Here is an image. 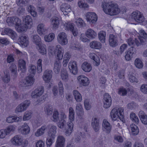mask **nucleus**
<instances>
[{
    "label": "nucleus",
    "instance_id": "1",
    "mask_svg": "<svg viewBox=\"0 0 147 147\" xmlns=\"http://www.w3.org/2000/svg\"><path fill=\"white\" fill-rule=\"evenodd\" d=\"M102 6L105 13L111 16L116 15L120 11L117 5L113 2L103 1Z\"/></svg>",
    "mask_w": 147,
    "mask_h": 147
},
{
    "label": "nucleus",
    "instance_id": "2",
    "mask_svg": "<svg viewBox=\"0 0 147 147\" xmlns=\"http://www.w3.org/2000/svg\"><path fill=\"white\" fill-rule=\"evenodd\" d=\"M123 109L122 108H113L111 112V116L112 120H116L118 117L121 121H123L124 119Z\"/></svg>",
    "mask_w": 147,
    "mask_h": 147
},
{
    "label": "nucleus",
    "instance_id": "3",
    "mask_svg": "<svg viewBox=\"0 0 147 147\" xmlns=\"http://www.w3.org/2000/svg\"><path fill=\"white\" fill-rule=\"evenodd\" d=\"M30 104L29 100H26L18 105L15 110L16 113H21L26 111Z\"/></svg>",
    "mask_w": 147,
    "mask_h": 147
},
{
    "label": "nucleus",
    "instance_id": "4",
    "mask_svg": "<svg viewBox=\"0 0 147 147\" xmlns=\"http://www.w3.org/2000/svg\"><path fill=\"white\" fill-rule=\"evenodd\" d=\"M112 99L110 95L108 93H105L103 96V107L105 109L109 107L112 104Z\"/></svg>",
    "mask_w": 147,
    "mask_h": 147
},
{
    "label": "nucleus",
    "instance_id": "5",
    "mask_svg": "<svg viewBox=\"0 0 147 147\" xmlns=\"http://www.w3.org/2000/svg\"><path fill=\"white\" fill-rule=\"evenodd\" d=\"M136 50L134 47H131L125 52V59L127 61H130L132 58L133 56L135 55Z\"/></svg>",
    "mask_w": 147,
    "mask_h": 147
},
{
    "label": "nucleus",
    "instance_id": "6",
    "mask_svg": "<svg viewBox=\"0 0 147 147\" xmlns=\"http://www.w3.org/2000/svg\"><path fill=\"white\" fill-rule=\"evenodd\" d=\"M132 18L138 23H142L144 21L143 15L139 11H136L132 13Z\"/></svg>",
    "mask_w": 147,
    "mask_h": 147
},
{
    "label": "nucleus",
    "instance_id": "7",
    "mask_svg": "<svg viewBox=\"0 0 147 147\" xmlns=\"http://www.w3.org/2000/svg\"><path fill=\"white\" fill-rule=\"evenodd\" d=\"M57 40L59 43L62 45H65L68 42L67 36L65 33L61 32L58 34Z\"/></svg>",
    "mask_w": 147,
    "mask_h": 147
},
{
    "label": "nucleus",
    "instance_id": "8",
    "mask_svg": "<svg viewBox=\"0 0 147 147\" xmlns=\"http://www.w3.org/2000/svg\"><path fill=\"white\" fill-rule=\"evenodd\" d=\"M44 92L43 87L42 86H40L32 92L31 96L32 98H36L42 95Z\"/></svg>",
    "mask_w": 147,
    "mask_h": 147
},
{
    "label": "nucleus",
    "instance_id": "9",
    "mask_svg": "<svg viewBox=\"0 0 147 147\" xmlns=\"http://www.w3.org/2000/svg\"><path fill=\"white\" fill-rule=\"evenodd\" d=\"M87 21L90 23H95L97 20V16L95 13L88 12L86 15Z\"/></svg>",
    "mask_w": 147,
    "mask_h": 147
},
{
    "label": "nucleus",
    "instance_id": "10",
    "mask_svg": "<svg viewBox=\"0 0 147 147\" xmlns=\"http://www.w3.org/2000/svg\"><path fill=\"white\" fill-rule=\"evenodd\" d=\"M48 127L49 128L48 132V137L55 139L57 127L56 126L53 125H49Z\"/></svg>",
    "mask_w": 147,
    "mask_h": 147
},
{
    "label": "nucleus",
    "instance_id": "11",
    "mask_svg": "<svg viewBox=\"0 0 147 147\" xmlns=\"http://www.w3.org/2000/svg\"><path fill=\"white\" fill-rule=\"evenodd\" d=\"M68 67L71 73L74 75L76 74L78 72L77 62L75 61H71L69 63Z\"/></svg>",
    "mask_w": 147,
    "mask_h": 147
},
{
    "label": "nucleus",
    "instance_id": "12",
    "mask_svg": "<svg viewBox=\"0 0 147 147\" xmlns=\"http://www.w3.org/2000/svg\"><path fill=\"white\" fill-rule=\"evenodd\" d=\"M112 126L110 123L106 119H104L102 124V128L104 131L109 133L111 130Z\"/></svg>",
    "mask_w": 147,
    "mask_h": 147
},
{
    "label": "nucleus",
    "instance_id": "13",
    "mask_svg": "<svg viewBox=\"0 0 147 147\" xmlns=\"http://www.w3.org/2000/svg\"><path fill=\"white\" fill-rule=\"evenodd\" d=\"M60 9L64 15H67L69 12L71 11L70 6L67 3H64L62 4L60 6Z\"/></svg>",
    "mask_w": 147,
    "mask_h": 147
},
{
    "label": "nucleus",
    "instance_id": "14",
    "mask_svg": "<svg viewBox=\"0 0 147 147\" xmlns=\"http://www.w3.org/2000/svg\"><path fill=\"white\" fill-rule=\"evenodd\" d=\"M91 125L94 131L97 132L98 131L100 128L99 124V120L96 117H93L92 120Z\"/></svg>",
    "mask_w": 147,
    "mask_h": 147
},
{
    "label": "nucleus",
    "instance_id": "15",
    "mask_svg": "<svg viewBox=\"0 0 147 147\" xmlns=\"http://www.w3.org/2000/svg\"><path fill=\"white\" fill-rule=\"evenodd\" d=\"M65 29L67 30H70L72 32L74 36H76L78 34L77 30L75 28L73 24L70 23H66L64 24Z\"/></svg>",
    "mask_w": 147,
    "mask_h": 147
},
{
    "label": "nucleus",
    "instance_id": "16",
    "mask_svg": "<svg viewBox=\"0 0 147 147\" xmlns=\"http://www.w3.org/2000/svg\"><path fill=\"white\" fill-rule=\"evenodd\" d=\"M78 80L80 84L84 86L88 85L89 83L88 79L84 76H80L78 78Z\"/></svg>",
    "mask_w": 147,
    "mask_h": 147
},
{
    "label": "nucleus",
    "instance_id": "17",
    "mask_svg": "<svg viewBox=\"0 0 147 147\" xmlns=\"http://www.w3.org/2000/svg\"><path fill=\"white\" fill-rule=\"evenodd\" d=\"M52 76V71L51 70H46L44 73L43 78L45 82L48 83Z\"/></svg>",
    "mask_w": 147,
    "mask_h": 147
},
{
    "label": "nucleus",
    "instance_id": "18",
    "mask_svg": "<svg viewBox=\"0 0 147 147\" xmlns=\"http://www.w3.org/2000/svg\"><path fill=\"white\" fill-rule=\"evenodd\" d=\"M11 141L13 145L18 146L22 145L23 139L20 136L16 135L11 139Z\"/></svg>",
    "mask_w": 147,
    "mask_h": 147
},
{
    "label": "nucleus",
    "instance_id": "19",
    "mask_svg": "<svg viewBox=\"0 0 147 147\" xmlns=\"http://www.w3.org/2000/svg\"><path fill=\"white\" fill-rule=\"evenodd\" d=\"M74 124L72 122H69L67 123L65 127V134L67 136H70L72 132Z\"/></svg>",
    "mask_w": 147,
    "mask_h": 147
},
{
    "label": "nucleus",
    "instance_id": "20",
    "mask_svg": "<svg viewBox=\"0 0 147 147\" xmlns=\"http://www.w3.org/2000/svg\"><path fill=\"white\" fill-rule=\"evenodd\" d=\"M65 139L63 136H58L56 141V147H64Z\"/></svg>",
    "mask_w": 147,
    "mask_h": 147
},
{
    "label": "nucleus",
    "instance_id": "21",
    "mask_svg": "<svg viewBox=\"0 0 147 147\" xmlns=\"http://www.w3.org/2000/svg\"><path fill=\"white\" fill-rule=\"evenodd\" d=\"M55 50L56 53H57V57L58 59L57 60L60 61V60L62 59L63 58V49L60 45H57L55 47Z\"/></svg>",
    "mask_w": 147,
    "mask_h": 147
},
{
    "label": "nucleus",
    "instance_id": "22",
    "mask_svg": "<svg viewBox=\"0 0 147 147\" xmlns=\"http://www.w3.org/2000/svg\"><path fill=\"white\" fill-rule=\"evenodd\" d=\"M89 57L93 60V64L97 66L100 64L99 58L94 53H90L89 55Z\"/></svg>",
    "mask_w": 147,
    "mask_h": 147
},
{
    "label": "nucleus",
    "instance_id": "23",
    "mask_svg": "<svg viewBox=\"0 0 147 147\" xmlns=\"http://www.w3.org/2000/svg\"><path fill=\"white\" fill-rule=\"evenodd\" d=\"M117 37L113 34H110L109 38V42L112 47H115L117 45Z\"/></svg>",
    "mask_w": 147,
    "mask_h": 147
},
{
    "label": "nucleus",
    "instance_id": "24",
    "mask_svg": "<svg viewBox=\"0 0 147 147\" xmlns=\"http://www.w3.org/2000/svg\"><path fill=\"white\" fill-rule=\"evenodd\" d=\"M19 40L22 45L25 47L27 46L29 43L28 37L25 34L20 35Z\"/></svg>",
    "mask_w": 147,
    "mask_h": 147
},
{
    "label": "nucleus",
    "instance_id": "25",
    "mask_svg": "<svg viewBox=\"0 0 147 147\" xmlns=\"http://www.w3.org/2000/svg\"><path fill=\"white\" fill-rule=\"evenodd\" d=\"M23 22L24 24L30 28L32 24V19L30 16L27 15L23 18Z\"/></svg>",
    "mask_w": 147,
    "mask_h": 147
},
{
    "label": "nucleus",
    "instance_id": "26",
    "mask_svg": "<svg viewBox=\"0 0 147 147\" xmlns=\"http://www.w3.org/2000/svg\"><path fill=\"white\" fill-rule=\"evenodd\" d=\"M37 31L38 33L40 36L44 34L47 31V29L45 25L43 24H39L37 27Z\"/></svg>",
    "mask_w": 147,
    "mask_h": 147
},
{
    "label": "nucleus",
    "instance_id": "27",
    "mask_svg": "<svg viewBox=\"0 0 147 147\" xmlns=\"http://www.w3.org/2000/svg\"><path fill=\"white\" fill-rule=\"evenodd\" d=\"M86 36L90 39L94 38L97 36L96 33L93 30L89 29L87 30L86 33Z\"/></svg>",
    "mask_w": 147,
    "mask_h": 147
},
{
    "label": "nucleus",
    "instance_id": "28",
    "mask_svg": "<svg viewBox=\"0 0 147 147\" xmlns=\"http://www.w3.org/2000/svg\"><path fill=\"white\" fill-rule=\"evenodd\" d=\"M31 38L33 42L36 45V46L42 43L41 38L38 35H32Z\"/></svg>",
    "mask_w": 147,
    "mask_h": 147
},
{
    "label": "nucleus",
    "instance_id": "29",
    "mask_svg": "<svg viewBox=\"0 0 147 147\" xmlns=\"http://www.w3.org/2000/svg\"><path fill=\"white\" fill-rule=\"evenodd\" d=\"M39 52L42 55H45L47 53L46 46L42 43L36 46Z\"/></svg>",
    "mask_w": 147,
    "mask_h": 147
},
{
    "label": "nucleus",
    "instance_id": "30",
    "mask_svg": "<svg viewBox=\"0 0 147 147\" xmlns=\"http://www.w3.org/2000/svg\"><path fill=\"white\" fill-rule=\"evenodd\" d=\"M61 66V64L60 61L56 60L54 64L53 70L56 74H58L60 71Z\"/></svg>",
    "mask_w": 147,
    "mask_h": 147
},
{
    "label": "nucleus",
    "instance_id": "31",
    "mask_svg": "<svg viewBox=\"0 0 147 147\" xmlns=\"http://www.w3.org/2000/svg\"><path fill=\"white\" fill-rule=\"evenodd\" d=\"M138 115L142 123L144 124L147 125V115L142 111L139 112Z\"/></svg>",
    "mask_w": 147,
    "mask_h": 147
},
{
    "label": "nucleus",
    "instance_id": "32",
    "mask_svg": "<svg viewBox=\"0 0 147 147\" xmlns=\"http://www.w3.org/2000/svg\"><path fill=\"white\" fill-rule=\"evenodd\" d=\"M47 127L45 125L42 126L41 127L38 129L35 133V136L36 137L40 136L43 135L45 133V130Z\"/></svg>",
    "mask_w": 147,
    "mask_h": 147
},
{
    "label": "nucleus",
    "instance_id": "33",
    "mask_svg": "<svg viewBox=\"0 0 147 147\" xmlns=\"http://www.w3.org/2000/svg\"><path fill=\"white\" fill-rule=\"evenodd\" d=\"M82 69L86 72H89L92 69L91 65L87 62H84L82 65Z\"/></svg>",
    "mask_w": 147,
    "mask_h": 147
},
{
    "label": "nucleus",
    "instance_id": "34",
    "mask_svg": "<svg viewBox=\"0 0 147 147\" xmlns=\"http://www.w3.org/2000/svg\"><path fill=\"white\" fill-rule=\"evenodd\" d=\"M16 30L19 32H23L27 30V29L29 28V27L26 25L23 24L19 25L15 27Z\"/></svg>",
    "mask_w": 147,
    "mask_h": 147
},
{
    "label": "nucleus",
    "instance_id": "35",
    "mask_svg": "<svg viewBox=\"0 0 147 147\" xmlns=\"http://www.w3.org/2000/svg\"><path fill=\"white\" fill-rule=\"evenodd\" d=\"M22 129L21 132L22 134L26 135L29 133L30 129L27 123H24L22 126Z\"/></svg>",
    "mask_w": 147,
    "mask_h": 147
},
{
    "label": "nucleus",
    "instance_id": "36",
    "mask_svg": "<svg viewBox=\"0 0 147 147\" xmlns=\"http://www.w3.org/2000/svg\"><path fill=\"white\" fill-rule=\"evenodd\" d=\"M90 47L93 49H99L101 47V45L100 43L98 41L94 40L90 42Z\"/></svg>",
    "mask_w": 147,
    "mask_h": 147
},
{
    "label": "nucleus",
    "instance_id": "37",
    "mask_svg": "<svg viewBox=\"0 0 147 147\" xmlns=\"http://www.w3.org/2000/svg\"><path fill=\"white\" fill-rule=\"evenodd\" d=\"M76 111L78 115H84V112L82 105L80 103L78 104L76 108Z\"/></svg>",
    "mask_w": 147,
    "mask_h": 147
},
{
    "label": "nucleus",
    "instance_id": "38",
    "mask_svg": "<svg viewBox=\"0 0 147 147\" xmlns=\"http://www.w3.org/2000/svg\"><path fill=\"white\" fill-rule=\"evenodd\" d=\"M61 79L65 82L68 80V74L66 70H63L61 71Z\"/></svg>",
    "mask_w": 147,
    "mask_h": 147
},
{
    "label": "nucleus",
    "instance_id": "39",
    "mask_svg": "<svg viewBox=\"0 0 147 147\" xmlns=\"http://www.w3.org/2000/svg\"><path fill=\"white\" fill-rule=\"evenodd\" d=\"M52 24L53 25V28L54 29L57 28L59 24V19L57 17H54L52 18Z\"/></svg>",
    "mask_w": 147,
    "mask_h": 147
},
{
    "label": "nucleus",
    "instance_id": "40",
    "mask_svg": "<svg viewBox=\"0 0 147 147\" xmlns=\"http://www.w3.org/2000/svg\"><path fill=\"white\" fill-rule=\"evenodd\" d=\"M74 96L76 101L80 102L82 100V96L80 94L77 90H74L73 91Z\"/></svg>",
    "mask_w": 147,
    "mask_h": 147
},
{
    "label": "nucleus",
    "instance_id": "41",
    "mask_svg": "<svg viewBox=\"0 0 147 147\" xmlns=\"http://www.w3.org/2000/svg\"><path fill=\"white\" fill-rule=\"evenodd\" d=\"M69 118L70 120L69 122H72L74 119L75 112L74 110L72 107H70L69 109Z\"/></svg>",
    "mask_w": 147,
    "mask_h": 147
},
{
    "label": "nucleus",
    "instance_id": "42",
    "mask_svg": "<svg viewBox=\"0 0 147 147\" xmlns=\"http://www.w3.org/2000/svg\"><path fill=\"white\" fill-rule=\"evenodd\" d=\"M19 119V118L17 116H9L7 118L6 121L8 123H11L14 122H18Z\"/></svg>",
    "mask_w": 147,
    "mask_h": 147
},
{
    "label": "nucleus",
    "instance_id": "43",
    "mask_svg": "<svg viewBox=\"0 0 147 147\" xmlns=\"http://www.w3.org/2000/svg\"><path fill=\"white\" fill-rule=\"evenodd\" d=\"M131 132L133 135H137L139 131L137 126L134 124H131L130 125Z\"/></svg>",
    "mask_w": 147,
    "mask_h": 147
},
{
    "label": "nucleus",
    "instance_id": "44",
    "mask_svg": "<svg viewBox=\"0 0 147 147\" xmlns=\"http://www.w3.org/2000/svg\"><path fill=\"white\" fill-rule=\"evenodd\" d=\"M55 38V34L53 33H51L44 37L45 40L46 42H49L52 41Z\"/></svg>",
    "mask_w": 147,
    "mask_h": 147
},
{
    "label": "nucleus",
    "instance_id": "45",
    "mask_svg": "<svg viewBox=\"0 0 147 147\" xmlns=\"http://www.w3.org/2000/svg\"><path fill=\"white\" fill-rule=\"evenodd\" d=\"M59 115L57 111H54L53 112V115L51 117V120L55 122H57L59 120Z\"/></svg>",
    "mask_w": 147,
    "mask_h": 147
},
{
    "label": "nucleus",
    "instance_id": "46",
    "mask_svg": "<svg viewBox=\"0 0 147 147\" xmlns=\"http://www.w3.org/2000/svg\"><path fill=\"white\" fill-rule=\"evenodd\" d=\"M28 10L33 17H36V16L37 13L35 11V9L33 6L31 5H30L28 7Z\"/></svg>",
    "mask_w": 147,
    "mask_h": 147
},
{
    "label": "nucleus",
    "instance_id": "47",
    "mask_svg": "<svg viewBox=\"0 0 147 147\" xmlns=\"http://www.w3.org/2000/svg\"><path fill=\"white\" fill-rule=\"evenodd\" d=\"M9 70L12 75L13 76L16 75L17 72V68L16 66L14 64H12L9 67Z\"/></svg>",
    "mask_w": 147,
    "mask_h": 147
},
{
    "label": "nucleus",
    "instance_id": "48",
    "mask_svg": "<svg viewBox=\"0 0 147 147\" xmlns=\"http://www.w3.org/2000/svg\"><path fill=\"white\" fill-rule=\"evenodd\" d=\"M18 67L21 69H23L25 71L26 68V62L23 59H20L18 61Z\"/></svg>",
    "mask_w": 147,
    "mask_h": 147
},
{
    "label": "nucleus",
    "instance_id": "49",
    "mask_svg": "<svg viewBox=\"0 0 147 147\" xmlns=\"http://www.w3.org/2000/svg\"><path fill=\"white\" fill-rule=\"evenodd\" d=\"M36 66L33 65H31L29 66L28 71L30 74V75L34 76L36 73Z\"/></svg>",
    "mask_w": 147,
    "mask_h": 147
},
{
    "label": "nucleus",
    "instance_id": "50",
    "mask_svg": "<svg viewBox=\"0 0 147 147\" xmlns=\"http://www.w3.org/2000/svg\"><path fill=\"white\" fill-rule=\"evenodd\" d=\"M34 76L29 75L26 78V80L30 86L33 84L34 81V79L33 78Z\"/></svg>",
    "mask_w": 147,
    "mask_h": 147
},
{
    "label": "nucleus",
    "instance_id": "51",
    "mask_svg": "<svg viewBox=\"0 0 147 147\" xmlns=\"http://www.w3.org/2000/svg\"><path fill=\"white\" fill-rule=\"evenodd\" d=\"M98 38L99 40L102 43L105 42L106 33L104 31H100L98 34Z\"/></svg>",
    "mask_w": 147,
    "mask_h": 147
},
{
    "label": "nucleus",
    "instance_id": "52",
    "mask_svg": "<svg viewBox=\"0 0 147 147\" xmlns=\"http://www.w3.org/2000/svg\"><path fill=\"white\" fill-rule=\"evenodd\" d=\"M135 65L138 68L140 69L142 68L143 65L141 60L138 59H136L135 61Z\"/></svg>",
    "mask_w": 147,
    "mask_h": 147
},
{
    "label": "nucleus",
    "instance_id": "53",
    "mask_svg": "<svg viewBox=\"0 0 147 147\" xmlns=\"http://www.w3.org/2000/svg\"><path fill=\"white\" fill-rule=\"evenodd\" d=\"M128 78L129 81L132 83H137L138 81V79L135 77L134 74L132 73H129Z\"/></svg>",
    "mask_w": 147,
    "mask_h": 147
},
{
    "label": "nucleus",
    "instance_id": "54",
    "mask_svg": "<svg viewBox=\"0 0 147 147\" xmlns=\"http://www.w3.org/2000/svg\"><path fill=\"white\" fill-rule=\"evenodd\" d=\"M130 117L133 122L135 123L136 124L138 123V118L134 113H131L130 114Z\"/></svg>",
    "mask_w": 147,
    "mask_h": 147
},
{
    "label": "nucleus",
    "instance_id": "55",
    "mask_svg": "<svg viewBox=\"0 0 147 147\" xmlns=\"http://www.w3.org/2000/svg\"><path fill=\"white\" fill-rule=\"evenodd\" d=\"M42 60L41 59H39L37 61V70L39 73H41L42 71Z\"/></svg>",
    "mask_w": 147,
    "mask_h": 147
},
{
    "label": "nucleus",
    "instance_id": "56",
    "mask_svg": "<svg viewBox=\"0 0 147 147\" xmlns=\"http://www.w3.org/2000/svg\"><path fill=\"white\" fill-rule=\"evenodd\" d=\"M32 113L29 111L26 112L24 114L23 117V120L24 121L28 120L30 119L32 117Z\"/></svg>",
    "mask_w": 147,
    "mask_h": 147
},
{
    "label": "nucleus",
    "instance_id": "57",
    "mask_svg": "<svg viewBox=\"0 0 147 147\" xmlns=\"http://www.w3.org/2000/svg\"><path fill=\"white\" fill-rule=\"evenodd\" d=\"M4 73V76L3 78V80L4 82L8 83L10 79L9 73L6 71Z\"/></svg>",
    "mask_w": 147,
    "mask_h": 147
},
{
    "label": "nucleus",
    "instance_id": "58",
    "mask_svg": "<svg viewBox=\"0 0 147 147\" xmlns=\"http://www.w3.org/2000/svg\"><path fill=\"white\" fill-rule=\"evenodd\" d=\"M53 110L52 108L50 107H46L45 108V113L48 115H50L52 114L53 113Z\"/></svg>",
    "mask_w": 147,
    "mask_h": 147
},
{
    "label": "nucleus",
    "instance_id": "59",
    "mask_svg": "<svg viewBox=\"0 0 147 147\" xmlns=\"http://www.w3.org/2000/svg\"><path fill=\"white\" fill-rule=\"evenodd\" d=\"M127 93L126 90L123 88H121L118 89V94L121 96H124Z\"/></svg>",
    "mask_w": 147,
    "mask_h": 147
},
{
    "label": "nucleus",
    "instance_id": "60",
    "mask_svg": "<svg viewBox=\"0 0 147 147\" xmlns=\"http://www.w3.org/2000/svg\"><path fill=\"white\" fill-rule=\"evenodd\" d=\"M15 127L13 125H10L5 129L8 135H9L11 132L13 131L15 129Z\"/></svg>",
    "mask_w": 147,
    "mask_h": 147
},
{
    "label": "nucleus",
    "instance_id": "61",
    "mask_svg": "<svg viewBox=\"0 0 147 147\" xmlns=\"http://www.w3.org/2000/svg\"><path fill=\"white\" fill-rule=\"evenodd\" d=\"M75 22L78 26L80 27H83L85 25V23L80 18L77 20Z\"/></svg>",
    "mask_w": 147,
    "mask_h": 147
},
{
    "label": "nucleus",
    "instance_id": "62",
    "mask_svg": "<svg viewBox=\"0 0 147 147\" xmlns=\"http://www.w3.org/2000/svg\"><path fill=\"white\" fill-rule=\"evenodd\" d=\"M48 52L49 55L51 56L55 55L56 53L55 49L54 50L53 47H49L48 49Z\"/></svg>",
    "mask_w": 147,
    "mask_h": 147
},
{
    "label": "nucleus",
    "instance_id": "63",
    "mask_svg": "<svg viewBox=\"0 0 147 147\" xmlns=\"http://www.w3.org/2000/svg\"><path fill=\"white\" fill-rule=\"evenodd\" d=\"M13 20H14V17H8L7 18L6 20V22L8 25L9 26H11L13 24V22H14Z\"/></svg>",
    "mask_w": 147,
    "mask_h": 147
},
{
    "label": "nucleus",
    "instance_id": "64",
    "mask_svg": "<svg viewBox=\"0 0 147 147\" xmlns=\"http://www.w3.org/2000/svg\"><path fill=\"white\" fill-rule=\"evenodd\" d=\"M140 90L143 93L147 94V84H143L142 85Z\"/></svg>",
    "mask_w": 147,
    "mask_h": 147
}]
</instances>
